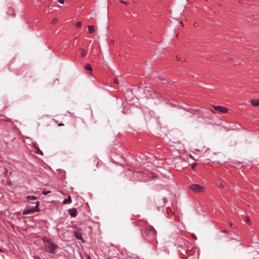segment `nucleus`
Masks as SVG:
<instances>
[{
	"label": "nucleus",
	"mask_w": 259,
	"mask_h": 259,
	"mask_svg": "<svg viewBox=\"0 0 259 259\" xmlns=\"http://www.w3.org/2000/svg\"><path fill=\"white\" fill-rule=\"evenodd\" d=\"M42 241L44 243L46 250L51 253H55L58 246L49 239L44 237Z\"/></svg>",
	"instance_id": "nucleus-1"
},
{
	"label": "nucleus",
	"mask_w": 259,
	"mask_h": 259,
	"mask_svg": "<svg viewBox=\"0 0 259 259\" xmlns=\"http://www.w3.org/2000/svg\"><path fill=\"white\" fill-rule=\"evenodd\" d=\"M177 59L178 60H179V57H177Z\"/></svg>",
	"instance_id": "nucleus-37"
},
{
	"label": "nucleus",
	"mask_w": 259,
	"mask_h": 259,
	"mask_svg": "<svg viewBox=\"0 0 259 259\" xmlns=\"http://www.w3.org/2000/svg\"><path fill=\"white\" fill-rule=\"evenodd\" d=\"M85 256L87 257V259H92L90 256L88 254H86Z\"/></svg>",
	"instance_id": "nucleus-26"
},
{
	"label": "nucleus",
	"mask_w": 259,
	"mask_h": 259,
	"mask_svg": "<svg viewBox=\"0 0 259 259\" xmlns=\"http://www.w3.org/2000/svg\"><path fill=\"white\" fill-rule=\"evenodd\" d=\"M85 68L88 71H91L92 70V66L88 64H87L85 66Z\"/></svg>",
	"instance_id": "nucleus-15"
},
{
	"label": "nucleus",
	"mask_w": 259,
	"mask_h": 259,
	"mask_svg": "<svg viewBox=\"0 0 259 259\" xmlns=\"http://www.w3.org/2000/svg\"><path fill=\"white\" fill-rule=\"evenodd\" d=\"M63 125H64V124L63 123H62L59 124V126H63Z\"/></svg>",
	"instance_id": "nucleus-30"
},
{
	"label": "nucleus",
	"mask_w": 259,
	"mask_h": 259,
	"mask_svg": "<svg viewBox=\"0 0 259 259\" xmlns=\"http://www.w3.org/2000/svg\"><path fill=\"white\" fill-rule=\"evenodd\" d=\"M190 157L192 158L193 159L195 160H197L196 159H195L192 155H190Z\"/></svg>",
	"instance_id": "nucleus-29"
},
{
	"label": "nucleus",
	"mask_w": 259,
	"mask_h": 259,
	"mask_svg": "<svg viewBox=\"0 0 259 259\" xmlns=\"http://www.w3.org/2000/svg\"><path fill=\"white\" fill-rule=\"evenodd\" d=\"M222 232L224 233H228V231L226 230H223Z\"/></svg>",
	"instance_id": "nucleus-28"
},
{
	"label": "nucleus",
	"mask_w": 259,
	"mask_h": 259,
	"mask_svg": "<svg viewBox=\"0 0 259 259\" xmlns=\"http://www.w3.org/2000/svg\"><path fill=\"white\" fill-rule=\"evenodd\" d=\"M189 188L191 191L196 193L204 192L206 190L204 186L197 184L190 185Z\"/></svg>",
	"instance_id": "nucleus-3"
},
{
	"label": "nucleus",
	"mask_w": 259,
	"mask_h": 259,
	"mask_svg": "<svg viewBox=\"0 0 259 259\" xmlns=\"http://www.w3.org/2000/svg\"><path fill=\"white\" fill-rule=\"evenodd\" d=\"M232 240H237L238 242H239V241H240V240H237V239H236L232 238Z\"/></svg>",
	"instance_id": "nucleus-31"
},
{
	"label": "nucleus",
	"mask_w": 259,
	"mask_h": 259,
	"mask_svg": "<svg viewBox=\"0 0 259 259\" xmlns=\"http://www.w3.org/2000/svg\"><path fill=\"white\" fill-rule=\"evenodd\" d=\"M246 221L247 223H249L250 222V220L248 218H246Z\"/></svg>",
	"instance_id": "nucleus-27"
},
{
	"label": "nucleus",
	"mask_w": 259,
	"mask_h": 259,
	"mask_svg": "<svg viewBox=\"0 0 259 259\" xmlns=\"http://www.w3.org/2000/svg\"><path fill=\"white\" fill-rule=\"evenodd\" d=\"M69 214L72 217H75L77 215V212L75 208H72L68 210Z\"/></svg>",
	"instance_id": "nucleus-6"
},
{
	"label": "nucleus",
	"mask_w": 259,
	"mask_h": 259,
	"mask_svg": "<svg viewBox=\"0 0 259 259\" xmlns=\"http://www.w3.org/2000/svg\"><path fill=\"white\" fill-rule=\"evenodd\" d=\"M58 21V19L57 18H54L53 20H52V23L53 24H56V23H57Z\"/></svg>",
	"instance_id": "nucleus-18"
},
{
	"label": "nucleus",
	"mask_w": 259,
	"mask_h": 259,
	"mask_svg": "<svg viewBox=\"0 0 259 259\" xmlns=\"http://www.w3.org/2000/svg\"><path fill=\"white\" fill-rule=\"evenodd\" d=\"M166 213L167 214L166 217H170L171 215H172L173 213L171 210L170 208L167 207L166 209Z\"/></svg>",
	"instance_id": "nucleus-10"
},
{
	"label": "nucleus",
	"mask_w": 259,
	"mask_h": 259,
	"mask_svg": "<svg viewBox=\"0 0 259 259\" xmlns=\"http://www.w3.org/2000/svg\"><path fill=\"white\" fill-rule=\"evenodd\" d=\"M194 26H197V24L196 23H194Z\"/></svg>",
	"instance_id": "nucleus-35"
},
{
	"label": "nucleus",
	"mask_w": 259,
	"mask_h": 259,
	"mask_svg": "<svg viewBox=\"0 0 259 259\" xmlns=\"http://www.w3.org/2000/svg\"><path fill=\"white\" fill-rule=\"evenodd\" d=\"M81 22L80 21H78L76 23V27H77V28H79L81 26Z\"/></svg>",
	"instance_id": "nucleus-17"
},
{
	"label": "nucleus",
	"mask_w": 259,
	"mask_h": 259,
	"mask_svg": "<svg viewBox=\"0 0 259 259\" xmlns=\"http://www.w3.org/2000/svg\"><path fill=\"white\" fill-rule=\"evenodd\" d=\"M250 102L253 106H259V99H252Z\"/></svg>",
	"instance_id": "nucleus-9"
},
{
	"label": "nucleus",
	"mask_w": 259,
	"mask_h": 259,
	"mask_svg": "<svg viewBox=\"0 0 259 259\" xmlns=\"http://www.w3.org/2000/svg\"><path fill=\"white\" fill-rule=\"evenodd\" d=\"M114 83L115 84H118L119 83V80L117 79H115L114 81Z\"/></svg>",
	"instance_id": "nucleus-23"
},
{
	"label": "nucleus",
	"mask_w": 259,
	"mask_h": 259,
	"mask_svg": "<svg viewBox=\"0 0 259 259\" xmlns=\"http://www.w3.org/2000/svg\"><path fill=\"white\" fill-rule=\"evenodd\" d=\"M190 250H184V252H182V254L183 255V258L185 259L187 258V255H191L192 254L189 253Z\"/></svg>",
	"instance_id": "nucleus-8"
},
{
	"label": "nucleus",
	"mask_w": 259,
	"mask_h": 259,
	"mask_svg": "<svg viewBox=\"0 0 259 259\" xmlns=\"http://www.w3.org/2000/svg\"><path fill=\"white\" fill-rule=\"evenodd\" d=\"M120 2L121 3H122V4H124V5H128V2H126V1H123V0H120Z\"/></svg>",
	"instance_id": "nucleus-19"
},
{
	"label": "nucleus",
	"mask_w": 259,
	"mask_h": 259,
	"mask_svg": "<svg viewBox=\"0 0 259 259\" xmlns=\"http://www.w3.org/2000/svg\"><path fill=\"white\" fill-rule=\"evenodd\" d=\"M179 247L183 248V246L182 245H180Z\"/></svg>",
	"instance_id": "nucleus-34"
},
{
	"label": "nucleus",
	"mask_w": 259,
	"mask_h": 259,
	"mask_svg": "<svg viewBox=\"0 0 259 259\" xmlns=\"http://www.w3.org/2000/svg\"><path fill=\"white\" fill-rule=\"evenodd\" d=\"M88 28V32L89 33L92 34L95 32V28H94V26L89 25Z\"/></svg>",
	"instance_id": "nucleus-11"
},
{
	"label": "nucleus",
	"mask_w": 259,
	"mask_h": 259,
	"mask_svg": "<svg viewBox=\"0 0 259 259\" xmlns=\"http://www.w3.org/2000/svg\"><path fill=\"white\" fill-rule=\"evenodd\" d=\"M39 202L37 201L35 202V205L34 206H26L25 209L23 211V214H30L33 213L35 212L40 211V209L39 207Z\"/></svg>",
	"instance_id": "nucleus-2"
},
{
	"label": "nucleus",
	"mask_w": 259,
	"mask_h": 259,
	"mask_svg": "<svg viewBox=\"0 0 259 259\" xmlns=\"http://www.w3.org/2000/svg\"><path fill=\"white\" fill-rule=\"evenodd\" d=\"M71 202V198L70 196H68L67 199L63 200V203L64 204L70 203Z\"/></svg>",
	"instance_id": "nucleus-12"
},
{
	"label": "nucleus",
	"mask_w": 259,
	"mask_h": 259,
	"mask_svg": "<svg viewBox=\"0 0 259 259\" xmlns=\"http://www.w3.org/2000/svg\"><path fill=\"white\" fill-rule=\"evenodd\" d=\"M75 237H76V238L77 239H78L79 240H82V239L81 236L79 235L77 232L75 233Z\"/></svg>",
	"instance_id": "nucleus-16"
},
{
	"label": "nucleus",
	"mask_w": 259,
	"mask_h": 259,
	"mask_svg": "<svg viewBox=\"0 0 259 259\" xmlns=\"http://www.w3.org/2000/svg\"><path fill=\"white\" fill-rule=\"evenodd\" d=\"M213 109L217 111H219L221 113H226L228 112V109L223 106H213Z\"/></svg>",
	"instance_id": "nucleus-5"
},
{
	"label": "nucleus",
	"mask_w": 259,
	"mask_h": 259,
	"mask_svg": "<svg viewBox=\"0 0 259 259\" xmlns=\"http://www.w3.org/2000/svg\"><path fill=\"white\" fill-rule=\"evenodd\" d=\"M180 23H181V24L182 25H183V23H182V22H180Z\"/></svg>",
	"instance_id": "nucleus-36"
},
{
	"label": "nucleus",
	"mask_w": 259,
	"mask_h": 259,
	"mask_svg": "<svg viewBox=\"0 0 259 259\" xmlns=\"http://www.w3.org/2000/svg\"><path fill=\"white\" fill-rule=\"evenodd\" d=\"M145 235L150 239H153L156 236V232L152 226H147L145 228Z\"/></svg>",
	"instance_id": "nucleus-4"
},
{
	"label": "nucleus",
	"mask_w": 259,
	"mask_h": 259,
	"mask_svg": "<svg viewBox=\"0 0 259 259\" xmlns=\"http://www.w3.org/2000/svg\"><path fill=\"white\" fill-rule=\"evenodd\" d=\"M51 192L50 191H45L44 190V192H43V194L44 195H47L49 193H50Z\"/></svg>",
	"instance_id": "nucleus-22"
},
{
	"label": "nucleus",
	"mask_w": 259,
	"mask_h": 259,
	"mask_svg": "<svg viewBox=\"0 0 259 259\" xmlns=\"http://www.w3.org/2000/svg\"><path fill=\"white\" fill-rule=\"evenodd\" d=\"M59 3H60L61 4H64L65 1L64 0H58Z\"/></svg>",
	"instance_id": "nucleus-24"
},
{
	"label": "nucleus",
	"mask_w": 259,
	"mask_h": 259,
	"mask_svg": "<svg viewBox=\"0 0 259 259\" xmlns=\"http://www.w3.org/2000/svg\"><path fill=\"white\" fill-rule=\"evenodd\" d=\"M34 259H41L40 257L38 255H35L34 256Z\"/></svg>",
	"instance_id": "nucleus-25"
},
{
	"label": "nucleus",
	"mask_w": 259,
	"mask_h": 259,
	"mask_svg": "<svg viewBox=\"0 0 259 259\" xmlns=\"http://www.w3.org/2000/svg\"><path fill=\"white\" fill-rule=\"evenodd\" d=\"M79 50L81 52V56L82 57H85L86 56V54H87V53H86L85 50L82 49V48H80Z\"/></svg>",
	"instance_id": "nucleus-13"
},
{
	"label": "nucleus",
	"mask_w": 259,
	"mask_h": 259,
	"mask_svg": "<svg viewBox=\"0 0 259 259\" xmlns=\"http://www.w3.org/2000/svg\"><path fill=\"white\" fill-rule=\"evenodd\" d=\"M218 186V187H219L220 188H224V185L222 183H219Z\"/></svg>",
	"instance_id": "nucleus-21"
},
{
	"label": "nucleus",
	"mask_w": 259,
	"mask_h": 259,
	"mask_svg": "<svg viewBox=\"0 0 259 259\" xmlns=\"http://www.w3.org/2000/svg\"><path fill=\"white\" fill-rule=\"evenodd\" d=\"M3 252V250L0 248V252Z\"/></svg>",
	"instance_id": "nucleus-33"
},
{
	"label": "nucleus",
	"mask_w": 259,
	"mask_h": 259,
	"mask_svg": "<svg viewBox=\"0 0 259 259\" xmlns=\"http://www.w3.org/2000/svg\"><path fill=\"white\" fill-rule=\"evenodd\" d=\"M26 198L29 200H34L37 199V197L35 196H28Z\"/></svg>",
	"instance_id": "nucleus-14"
},
{
	"label": "nucleus",
	"mask_w": 259,
	"mask_h": 259,
	"mask_svg": "<svg viewBox=\"0 0 259 259\" xmlns=\"http://www.w3.org/2000/svg\"><path fill=\"white\" fill-rule=\"evenodd\" d=\"M230 226L231 227L233 226V224H232V223H230Z\"/></svg>",
	"instance_id": "nucleus-32"
},
{
	"label": "nucleus",
	"mask_w": 259,
	"mask_h": 259,
	"mask_svg": "<svg viewBox=\"0 0 259 259\" xmlns=\"http://www.w3.org/2000/svg\"><path fill=\"white\" fill-rule=\"evenodd\" d=\"M33 146H34V148L35 149V151L34 152L37 153V154H40L41 155H43V153L40 150L39 147H38V145H37L36 144H34L33 145Z\"/></svg>",
	"instance_id": "nucleus-7"
},
{
	"label": "nucleus",
	"mask_w": 259,
	"mask_h": 259,
	"mask_svg": "<svg viewBox=\"0 0 259 259\" xmlns=\"http://www.w3.org/2000/svg\"><path fill=\"white\" fill-rule=\"evenodd\" d=\"M197 165V163H194L192 164L191 167L192 169H194L196 167V166Z\"/></svg>",
	"instance_id": "nucleus-20"
}]
</instances>
